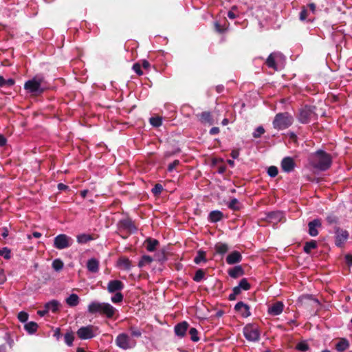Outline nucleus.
<instances>
[{
	"label": "nucleus",
	"instance_id": "obj_55",
	"mask_svg": "<svg viewBox=\"0 0 352 352\" xmlns=\"http://www.w3.org/2000/svg\"><path fill=\"white\" fill-rule=\"evenodd\" d=\"M236 9V6H233L232 8V10H230L228 13V16L230 19H234L236 17V15L234 13L233 10Z\"/></svg>",
	"mask_w": 352,
	"mask_h": 352
},
{
	"label": "nucleus",
	"instance_id": "obj_45",
	"mask_svg": "<svg viewBox=\"0 0 352 352\" xmlns=\"http://www.w3.org/2000/svg\"><path fill=\"white\" fill-rule=\"evenodd\" d=\"M265 133V129L263 126H258L253 133V137L255 138H260Z\"/></svg>",
	"mask_w": 352,
	"mask_h": 352
},
{
	"label": "nucleus",
	"instance_id": "obj_27",
	"mask_svg": "<svg viewBox=\"0 0 352 352\" xmlns=\"http://www.w3.org/2000/svg\"><path fill=\"white\" fill-rule=\"evenodd\" d=\"M65 302L69 307H76L79 303V297L76 294H72L65 299Z\"/></svg>",
	"mask_w": 352,
	"mask_h": 352
},
{
	"label": "nucleus",
	"instance_id": "obj_13",
	"mask_svg": "<svg viewBox=\"0 0 352 352\" xmlns=\"http://www.w3.org/2000/svg\"><path fill=\"white\" fill-rule=\"evenodd\" d=\"M284 308V305L280 301H277L268 307V314L272 316H278L280 314Z\"/></svg>",
	"mask_w": 352,
	"mask_h": 352
},
{
	"label": "nucleus",
	"instance_id": "obj_43",
	"mask_svg": "<svg viewBox=\"0 0 352 352\" xmlns=\"http://www.w3.org/2000/svg\"><path fill=\"white\" fill-rule=\"evenodd\" d=\"M241 289L248 290L250 288V285L248 282L246 278H243L240 280L239 284L238 285Z\"/></svg>",
	"mask_w": 352,
	"mask_h": 352
},
{
	"label": "nucleus",
	"instance_id": "obj_38",
	"mask_svg": "<svg viewBox=\"0 0 352 352\" xmlns=\"http://www.w3.org/2000/svg\"><path fill=\"white\" fill-rule=\"evenodd\" d=\"M189 334L190 336V339L192 341L197 342L199 340V338L197 336L198 331L195 328H194V327L190 328L189 330Z\"/></svg>",
	"mask_w": 352,
	"mask_h": 352
},
{
	"label": "nucleus",
	"instance_id": "obj_22",
	"mask_svg": "<svg viewBox=\"0 0 352 352\" xmlns=\"http://www.w3.org/2000/svg\"><path fill=\"white\" fill-rule=\"evenodd\" d=\"M87 267L89 272L96 273L99 270V261L96 258H91L88 260Z\"/></svg>",
	"mask_w": 352,
	"mask_h": 352
},
{
	"label": "nucleus",
	"instance_id": "obj_63",
	"mask_svg": "<svg viewBox=\"0 0 352 352\" xmlns=\"http://www.w3.org/2000/svg\"><path fill=\"white\" fill-rule=\"evenodd\" d=\"M47 312L48 311L46 309V308H45L44 310H38L37 314L42 317L44 316Z\"/></svg>",
	"mask_w": 352,
	"mask_h": 352
},
{
	"label": "nucleus",
	"instance_id": "obj_35",
	"mask_svg": "<svg viewBox=\"0 0 352 352\" xmlns=\"http://www.w3.org/2000/svg\"><path fill=\"white\" fill-rule=\"evenodd\" d=\"M65 342L69 346H71L73 344L74 340V333L72 332H68L65 334Z\"/></svg>",
	"mask_w": 352,
	"mask_h": 352
},
{
	"label": "nucleus",
	"instance_id": "obj_9",
	"mask_svg": "<svg viewBox=\"0 0 352 352\" xmlns=\"http://www.w3.org/2000/svg\"><path fill=\"white\" fill-rule=\"evenodd\" d=\"M349 233L346 230L339 227H335V243L338 247H342L346 241Z\"/></svg>",
	"mask_w": 352,
	"mask_h": 352
},
{
	"label": "nucleus",
	"instance_id": "obj_42",
	"mask_svg": "<svg viewBox=\"0 0 352 352\" xmlns=\"http://www.w3.org/2000/svg\"><path fill=\"white\" fill-rule=\"evenodd\" d=\"M228 207H229V208L234 210H239L240 207H239V201L236 198L232 199L230 201V203L228 204Z\"/></svg>",
	"mask_w": 352,
	"mask_h": 352
},
{
	"label": "nucleus",
	"instance_id": "obj_25",
	"mask_svg": "<svg viewBox=\"0 0 352 352\" xmlns=\"http://www.w3.org/2000/svg\"><path fill=\"white\" fill-rule=\"evenodd\" d=\"M349 346V341L345 338H340L338 343L336 344V349L339 352H342L346 350Z\"/></svg>",
	"mask_w": 352,
	"mask_h": 352
},
{
	"label": "nucleus",
	"instance_id": "obj_16",
	"mask_svg": "<svg viewBox=\"0 0 352 352\" xmlns=\"http://www.w3.org/2000/svg\"><path fill=\"white\" fill-rule=\"evenodd\" d=\"M295 163L294 160L290 157H286L281 162L282 169L287 173H289L294 168Z\"/></svg>",
	"mask_w": 352,
	"mask_h": 352
},
{
	"label": "nucleus",
	"instance_id": "obj_29",
	"mask_svg": "<svg viewBox=\"0 0 352 352\" xmlns=\"http://www.w3.org/2000/svg\"><path fill=\"white\" fill-rule=\"evenodd\" d=\"M223 218V213L219 210L212 211L209 214V219L211 222H217Z\"/></svg>",
	"mask_w": 352,
	"mask_h": 352
},
{
	"label": "nucleus",
	"instance_id": "obj_5",
	"mask_svg": "<svg viewBox=\"0 0 352 352\" xmlns=\"http://www.w3.org/2000/svg\"><path fill=\"white\" fill-rule=\"evenodd\" d=\"M78 337L81 340H89L98 334V327L94 325L82 327L76 331Z\"/></svg>",
	"mask_w": 352,
	"mask_h": 352
},
{
	"label": "nucleus",
	"instance_id": "obj_39",
	"mask_svg": "<svg viewBox=\"0 0 352 352\" xmlns=\"http://www.w3.org/2000/svg\"><path fill=\"white\" fill-rule=\"evenodd\" d=\"M0 255L5 259H9L11 257V252L8 248H0Z\"/></svg>",
	"mask_w": 352,
	"mask_h": 352
},
{
	"label": "nucleus",
	"instance_id": "obj_53",
	"mask_svg": "<svg viewBox=\"0 0 352 352\" xmlns=\"http://www.w3.org/2000/svg\"><path fill=\"white\" fill-rule=\"evenodd\" d=\"M179 164V160H175L173 161L172 163H170L168 166V170L169 172H171L173 171L175 168Z\"/></svg>",
	"mask_w": 352,
	"mask_h": 352
},
{
	"label": "nucleus",
	"instance_id": "obj_59",
	"mask_svg": "<svg viewBox=\"0 0 352 352\" xmlns=\"http://www.w3.org/2000/svg\"><path fill=\"white\" fill-rule=\"evenodd\" d=\"M58 189L60 190H66L68 189V186L64 184L60 183L58 184Z\"/></svg>",
	"mask_w": 352,
	"mask_h": 352
},
{
	"label": "nucleus",
	"instance_id": "obj_60",
	"mask_svg": "<svg viewBox=\"0 0 352 352\" xmlns=\"http://www.w3.org/2000/svg\"><path fill=\"white\" fill-rule=\"evenodd\" d=\"M239 151L238 150H233L232 152H231V156L232 157V158L234 159H236L239 157Z\"/></svg>",
	"mask_w": 352,
	"mask_h": 352
},
{
	"label": "nucleus",
	"instance_id": "obj_36",
	"mask_svg": "<svg viewBox=\"0 0 352 352\" xmlns=\"http://www.w3.org/2000/svg\"><path fill=\"white\" fill-rule=\"evenodd\" d=\"M204 276L205 272L201 269H199L196 271L195 276L193 277V280L197 283L200 282L204 278Z\"/></svg>",
	"mask_w": 352,
	"mask_h": 352
},
{
	"label": "nucleus",
	"instance_id": "obj_26",
	"mask_svg": "<svg viewBox=\"0 0 352 352\" xmlns=\"http://www.w3.org/2000/svg\"><path fill=\"white\" fill-rule=\"evenodd\" d=\"M144 243L148 252H153L159 245V241L157 239L148 238L145 241Z\"/></svg>",
	"mask_w": 352,
	"mask_h": 352
},
{
	"label": "nucleus",
	"instance_id": "obj_48",
	"mask_svg": "<svg viewBox=\"0 0 352 352\" xmlns=\"http://www.w3.org/2000/svg\"><path fill=\"white\" fill-rule=\"evenodd\" d=\"M278 172L277 167L274 166H270L267 170L268 175L272 177H276L278 175Z\"/></svg>",
	"mask_w": 352,
	"mask_h": 352
},
{
	"label": "nucleus",
	"instance_id": "obj_10",
	"mask_svg": "<svg viewBox=\"0 0 352 352\" xmlns=\"http://www.w3.org/2000/svg\"><path fill=\"white\" fill-rule=\"evenodd\" d=\"M314 109L311 107H305L302 108L299 113V120L301 123H308L311 119L314 116Z\"/></svg>",
	"mask_w": 352,
	"mask_h": 352
},
{
	"label": "nucleus",
	"instance_id": "obj_14",
	"mask_svg": "<svg viewBox=\"0 0 352 352\" xmlns=\"http://www.w3.org/2000/svg\"><path fill=\"white\" fill-rule=\"evenodd\" d=\"M124 288V284L118 280H113L109 282L107 290L109 293H114L121 291Z\"/></svg>",
	"mask_w": 352,
	"mask_h": 352
},
{
	"label": "nucleus",
	"instance_id": "obj_4",
	"mask_svg": "<svg viewBox=\"0 0 352 352\" xmlns=\"http://www.w3.org/2000/svg\"><path fill=\"white\" fill-rule=\"evenodd\" d=\"M136 340L127 333H120L116 338L117 346L123 350L133 349L136 346Z\"/></svg>",
	"mask_w": 352,
	"mask_h": 352
},
{
	"label": "nucleus",
	"instance_id": "obj_37",
	"mask_svg": "<svg viewBox=\"0 0 352 352\" xmlns=\"http://www.w3.org/2000/svg\"><path fill=\"white\" fill-rule=\"evenodd\" d=\"M326 221L329 225L337 224L338 223V217L334 214H329L327 215Z\"/></svg>",
	"mask_w": 352,
	"mask_h": 352
},
{
	"label": "nucleus",
	"instance_id": "obj_51",
	"mask_svg": "<svg viewBox=\"0 0 352 352\" xmlns=\"http://www.w3.org/2000/svg\"><path fill=\"white\" fill-rule=\"evenodd\" d=\"M214 25L216 32H217L218 33H223L226 30L224 27L221 26L220 23L217 21L214 22Z\"/></svg>",
	"mask_w": 352,
	"mask_h": 352
},
{
	"label": "nucleus",
	"instance_id": "obj_49",
	"mask_svg": "<svg viewBox=\"0 0 352 352\" xmlns=\"http://www.w3.org/2000/svg\"><path fill=\"white\" fill-rule=\"evenodd\" d=\"M163 190V187L161 184H157L152 189V192L154 195H160Z\"/></svg>",
	"mask_w": 352,
	"mask_h": 352
},
{
	"label": "nucleus",
	"instance_id": "obj_2",
	"mask_svg": "<svg viewBox=\"0 0 352 352\" xmlns=\"http://www.w3.org/2000/svg\"><path fill=\"white\" fill-rule=\"evenodd\" d=\"M87 311L91 314H99L108 318H111L116 313V309L109 303L97 301L91 302L88 305Z\"/></svg>",
	"mask_w": 352,
	"mask_h": 352
},
{
	"label": "nucleus",
	"instance_id": "obj_12",
	"mask_svg": "<svg viewBox=\"0 0 352 352\" xmlns=\"http://www.w3.org/2000/svg\"><path fill=\"white\" fill-rule=\"evenodd\" d=\"M283 55L280 52L271 53L266 59L265 63L269 68H272L274 70L276 71L278 70V67L276 61L277 60L281 59Z\"/></svg>",
	"mask_w": 352,
	"mask_h": 352
},
{
	"label": "nucleus",
	"instance_id": "obj_44",
	"mask_svg": "<svg viewBox=\"0 0 352 352\" xmlns=\"http://www.w3.org/2000/svg\"><path fill=\"white\" fill-rule=\"evenodd\" d=\"M130 331L131 338H140L142 336V331L138 328L131 327Z\"/></svg>",
	"mask_w": 352,
	"mask_h": 352
},
{
	"label": "nucleus",
	"instance_id": "obj_62",
	"mask_svg": "<svg viewBox=\"0 0 352 352\" xmlns=\"http://www.w3.org/2000/svg\"><path fill=\"white\" fill-rule=\"evenodd\" d=\"M142 65L143 68L148 69L150 67V63H148V61L144 60H142Z\"/></svg>",
	"mask_w": 352,
	"mask_h": 352
},
{
	"label": "nucleus",
	"instance_id": "obj_32",
	"mask_svg": "<svg viewBox=\"0 0 352 352\" xmlns=\"http://www.w3.org/2000/svg\"><path fill=\"white\" fill-rule=\"evenodd\" d=\"M214 248H215V251L218 254H225L228 250V247L227 244L222 243H217L215 245Z\"/></svg>",
	"mask_w": 352,
	"mask_h": 352
},
{
	"label": "nucleus",
	"instance_id": "obj_1",
	"mask_svg": "<svg viewBox=\"0 0 352 352\" xmlns=\"http://www.w3.org/2000/svg\"><path fill=\"white\" fill-rule=\"evenodd\" d=\"M310 160L314 168L322 171L329 169L332 163L331 155L321 150L311 155Z\"/></svg>",
	"mask_w": 352,
	"mask_h": 352
},
{
	"label": "nucleus",
	"instance_id": "obj_54",
	"mask_svg": "<svg viewBox=\"0 0 352 352\" xmlns=\"http://www.w3.org/2000/svg\"><path fill=\"white\" fill-rule=\"evenodd\" d=\"M307 16V11L305 9H302L300 13V19L301 21H305Z\"/></svg>",
	"mask_w": 352,
	"mask_h": 352
},
{
	"label": "nucleus",
	"instance_id": "obj_30",
	"mask_svg": "<svg viewBox=\"0 0 352 352\" xmlns=\"http://www.w3.org/2000/svg\"><path fill=\"white\" fill-rule=\"evenodd\" d=\"M153 261V258L148 255L143 256L138 263L139 267H143L148 265H150Z\"/></svg>",
	"mask_w": 352,
	"mask_h": 352
},
{
	"label": "nucleus",
	"instance_id": "obj_31",
	"mask_svg": "<svg viewBox=\"0 0 352 352\" xmlns=\"http://www.w3.org/2000/svg\"><path fill=\"white\" fill-rule=\"evenodd\" d=\"M316 248H317L316 241L311 240L305 243V245L303 248V250L306 253L309 254L312 250H314Z\"/></svg>",
	"mask_w": 352,
	"mask_h": 352
},
{
	"label": "nucleus",
	"instance_id": "obj_21",
	"mask_svg": "<svg viewBox=\"0 0 352 352\" xmlns=\"http://www.w3.org/2000/svg\"><path fill=\"white\" fill-rule=\"evenodd\" d=\"M188 327V324L185 321L179 323L175 327V333L179 337H184L186 334Z\"/></svg>",
	"mask_w": 352,
	"mask_h": 352
},
{
	"label": "nucleus",
	"instance_id": "obj_33",
	"mask_svg": "<svg viewBox=\"0 0 352 352\" xmlns=\"http://www.w3.org/2000/svg\"><path fill=\"white\" fill-rule=\"evenodd\" d=\"M118 265L124 270H129L131 266L129 259L125 257L119 259Z\"/></svg>",
	"mask_w": 352,
	"mask_h": 352
},
{
	"label": "nucleus",
	"instance_id": "obj_24",
	"mask_svg": "<svg viewBox=\"0 0 352 352\" xmlns=\"http://www.w3.org/2000/svg\"><path fill=\"white\" fill-rule=\"evenodd\" d=\"M244 274V270L240 265L235 266L228 271V274L234 278H236Z\"/></svg>",
	"mask_w": 352,
	"mask_h": 352
},
{
	"label": "nucleus",
	"instance_id": "obj_20",
	"mask_svg": "<svg viewBox=\"0 0 352 352\" xmlns=\"http://www.w3.org/2000/svg\"><path fill=\"white\" fill-rule=\"evenodd\" d=\"M242 259L241 253L238 251H234L228 255L226 262L229 265H233L239 263Z\"/></svg>",
	"mask_w": 352,
	"mask_h": 352
},
{
	"label": "nucleus",
	"instance_id": "obj_8",
	"mask_svg": "<svg viewBox=\"0 0 352 352\" xmlns=\"http://www.w3.org/2000/svg\"><path fill=\"white\" fill-rule=\"evenodd\" d=\"M243 334L249 341L255 342L259 339V332L256 327L252 324H248L243 328Z\"/></svg>",
	"mask_w": 352,
	"mask_h": 352
},
{
	"label": "nucleus",
	"instance_id": "obj_11",
	"mask_svg": "<svg viewBox=\"0 0 352 352\" xmlns=\"http://www.w3.org/2000/svg\"><path fill=\"white\" fill-rule=\"evenodd\" d=\"M28 314L23 312V323H25L23 328L29 334H34L38 328V325L36 322L30 321L28 322Z\"/></svg>",
	"mask_w": 352,
	"mask_h": 352
},
{
	"label": "nucleus",
	"instance_id": "obj_18",
	"mask_svg": "<svg viewBox=\"0 0 352 352\" xmlns=\"http://www.w3.org/2000/svg\"><path fill=\"white\" fill-rule=\"evenodd\" d=\"M119 226L120 228L126 230L130 232H134L136 228L133 221L130 219H124L119 221Z\"/></svg>",
	"mask_w": 352,
	"mask_h": 352
},
{
	"label": "nucleus",
	"instance_id": "obj_58",
	"mask_svg": "<svg viewBox=\"0 0 352 352\" xmlns=\"http://www.w3.org/2000/svg\"><path fill=\"white\" fill-rule=\"evenodd\" d=\"M232 292H233V295L237 296L241 293V289L239 286H236L233 288Z\"/></svg>",
	"mask_w": 352,
	"mask_h": 352
},
{
	"label": "nucleus",
	"instance_id": "obj_6",
	"mask_svg": "<svg viewBox=\"0 0 352 352\" xmlns=\"http://www.w3.org/2000/svg\"><path fill=\"white\" fill-rule=\"evenodd\" d=\"M41 79L34 78L25 83L24 88L32 94V96H38L43 92V89L41 87Z\"/></svg>",
	"mask_w": 352,
	"mask_h": 352
},
{
	"label": "nucleus",
	"instance_id": "obj_34",
	"mask_svg": "<svg viewBox=\"0 0 352 352\" xmlns=\"http://www.w3.org/2000/svg\"><path fill=\"white\" fill-rule=\"evenodd\" d=\"M92 239V237L86 234H82L77 236V241L79 243H85Z\"/></svg>",
	"mask_w": 352,
	"mask_h": 352
},
{
	"label": "nucleus",
	"instance_id": "obj_57",
	"mask_svg": "<svg viewBox=\"0 0 352 352\" xmlns=\"http://www.w3.org/2000/svg\"><path fill=\"white\" fill-rule=\"evenodd\" d=\"M346 262L348 265H352V255L347 254L345 256Z\"/></svg>",
	"mask_w": 352,
	"mask_h": 352
},
{
	"label": "nucleus",
	"instance_id": "obj_64",
	"mask_svg": "<svg viewBox=\"0 0 352 352\" xmlns=\"http://www.w3.org/2000/svg\"><path fill=\"white\" fill-rule=\"evenodd\" d=\"M6 86H8V87H10V86L13 85L14 83V80L12 78H9V79L6 80Z\"/></svg>",
	"mask_w": 352,
	"mask_h": 352
},
{
	"label": "nucleus",
	"instance_id": "obj_7",
	"mask_svg": "<svg viewBox=\"0 0 352 352\" xmlns=\"http://www.w3.org/2000/svg\"><path fill=\"white\" fill-rule=\"evenodd\" d=\"M72 239L66 234H60L56 236L54 240V246L58 250H63L70 247Z\"/></svg>",
	"mask_w": 352,
	"mask_h": 352
},
{
	"label": "nucleus",
	"instance_id": "obj_50",
	"mask_svg": "<svg viewBox=\"0 0 352 352\" xmlns=\"http://www.w3.org/2000/svg\"><path fill=\"white\" fill-rule=\"evenodd\" d=\"M296 349L300 351H306L308 350L309 346L307 343L301 342L297 344Z\"/></svg>",
	"mask_w": 352,
	"mask_h": 352
},
{
	"label": "nucleus",
	"instance_id": "obj_61",
	"mask_svg": "<svg viewBox=\"0 0 352 352\" xmlns=\"http://www.w3.org/2000/svg\"><path fill=\"white\" fill-rule=\"evenodd\" d=\"M6 144V139L4 136L0 135V146H3Z\"/></svg>",
	"mask_w": 352,
	"mask_h": 352
},
{
	"label": "nucleus",
	"instance_id": "obj_40",
	"mask_svg": "<svg viewBox=\"0 0 352 352\" xmlns=\"http://www.w3.org/2000/svg\"><path fill=\"white\" fill-rule=\"evenodd\" d=\"M150 123L155 127H158L162 125V118L160 117H151L150 118Z\"/></svg>",
	"mask_w": 352,
	"mask_h": 352
},
{
	"label": "nucleus",
	"instance_id": "obj_23",
	"mask_svg": "<svg viewBox=\"0 0 352 352\" xmlns=\"http://www.w3.org/2000/svg\"><path fill=\"white\" fill-rule=\"evenodd\" d=\"M283 217V213L279 211L272 212L267 214L268 221L274 223L280 221Z\"/></svg>",
	"mask_w": 352,
	"mask_h": 352
},
{
	"label": "nucleus",
	"instance_id": "obj_3",
	"mask_svg": "<svg viewBox=\"0 0 352 352\" xmlns=\"http://www.w3.org/2000/svg\"><path fill=\"white\" fill-rule=\"evenodd\" d=\"M293 122V118L288 113H280L276 115L273 121V126L278 130L289 127Z\"/></svg>",
	"mask_w": 352,
	"mask_h": 352
},
{
	"label": "nucleus",
	"instance_id": "obj_28",
	"mask_svg": "<svg viewBox=\"0 0 352 352\" xmlns=\"http://www.w3.org/2000/svg\"><path fill=\"white\" fill-rule=\"evenodd\" d=\"M60 306V302L56 300H52L49 301L45 305V308L49 311L56 312Z\"/></svg>",
	"mask_w": 352,
	"mask_h": 352
},
{
	"label": "nucleus",
	"instance_id": "obj_17",
	"mask_svg": "<svg viewBox=\"0 0 352 352\" xmlns=\"http://www.w3.org/2000/svg\"><path fill=\"white\" fill-rule=\"evenodd\" d=\"M321 226V221L319 219H314L308 223L309 234L311 236H316L318 234L317 228Z\"/></svg>",
	"mask_w": 352,
	"mask_h": 352
},
{
	"label": "nucleus",
	"instance_id": "obj_56",
	"mask_svg": "<svg viewBox=\"0 0 352 352\" xmlns=\"http://www.w3.org/2000/svg\"><path fill=\"white\" fill-rule=\"evenodd\" d=\"M220 130H219V127H217V126H214L212 128L210 129V135H216V134H218L219 133Z\"/></svg>",
	"mask_w": 352,
	"mask_h": 352
},
{
	"label": "nucleus",
	"instance_id": "obj_15",
	"mask_svg": "<svg viewBox=\"0 0 352 352\" xmlns=\"http://www.w3.org/2000/svg\"><path fill=\"white\" fill-rule=\"evenodd\" d=\"M196 116L199 121L202 124L212 125L214 123L212 115L209 111H204L201 113L197 114Z\"/></svg>",
	"mask_w": 352,
	"mask_h": 352
},
{
	"label": "nucleus",
	"instance_id": "obj_46",
	"mask_svg": "<svg viewBox=\"0 0 352 352\" xmlns=\"http://www.w3.org/2000/svg\"><path fill=\"white\" fill-rule=\"evenodd\" d=\"M205 261V252L199 251L194 259L195 263L199 264L201 261Z\"/></svg>",
	"mask_w": 352,
	"mask_h": 352
},
{
	"label": "nucleus",
	"instance_id": "obj_47",
	"mask_svg": "<svg viewBox=\"0 0 352 352\" xmlns=\"http://www.w3.org/2000/svg\"><path fill=\"white\" fill-rule=\"evenodd\" d=\"M123 300V295L120 292H117L113 296L111 297V301L113 303H118Z\"/></svg>",
	"mask_w": 352,
	"mask_h": 352
},
{
	"label": "nucleus",
	"instance_id": "obj_41",
	"mask_svg": "<svg viewBox=\"0 0 352 352\" xmlns=\"http://www.w3.org/2000/svg\"><path fill=\"white\" fill-rule=\"evenodd\" d=\"M52 267L55 271H59L63 267V263L60 259H55L52 263Z\"/></svg>",
	"mask_w": 352,
	"mask_h": 352
},
{
	"label": "nucleus",
	"instance_id": "obj_52",
	"mask_svg": "<svg viewBox=\"0 0 352 352\" xmlns=\"http://www.w3.org/2000/svg\"><path fill=\"white\" fill-rule=\"evenodd\" d=\"M133 69L139 76H141V75L143 74V72H142V71L141 69V65L139 63L134 64L133 66Z\"/></svg>",
	"mask_w": 352,
	"mask_h": 352
},
{
	"label": "nucleus",
	"instance_id": "obj_19",
	"mask_svg": "<svg viewBox=\"0 0 352 352\" xmlns=\"http://www.w3.org/2000/svg\"><path fill=\"white\" fill-rule=\"evenodd\" d=\"M234 309L238 311L243 317H248L250 315V307L248 305L243 302H239L236 304Z\"/></svg>",
	"mask_w": 352,
	"mask_h": 352
}]
</instances>
